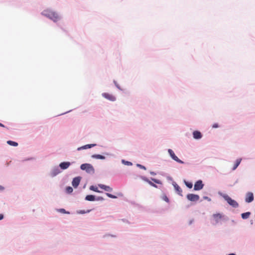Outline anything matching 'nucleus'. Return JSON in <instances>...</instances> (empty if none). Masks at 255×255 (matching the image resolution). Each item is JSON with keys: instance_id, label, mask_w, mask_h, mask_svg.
Wrapping results in <instances>:
<instances>
[{"instance_id": "nucleus-1", "label": "nucleus", "mask_w": 255, "mask_h": 255, "mask_svg": "<svg viewBox=\"0 0 255 255\" xmlns=\"http://www.w3.org/2000/svg\"><path fill=\"white\" fill-rule=\"evenodd\" d=\"M42 14L51 19L54 22H57L60 19V17L58 14L56 12L50 9L44 10L42 12Z\"/></svg>"}, {"instance_id": "nucleus-2", "label": "nucleus", "mask_w": 255, "mask_h": 255, "mask_svg": "<svg viewBox=\"0 0 255 255\" xmlns=\"http://www.w3.org/2000/svg\"><path fill=\"white\" fill-rule=\"evenodd\" d=\"M80 168L83 170H86L87 172L90 173H94V168L93 167V166L88 163H84L82 164Z\"/></svg>"}, {"instance_id": "nucleus-3", "label": "nucleus", "mask_w": 255, "mask_h": 255, "mask_svg": "<svg viewBox=\"0 0 255 255\" xmlns=\"http://www.w3.org/2000/svg\"><path fill=\"white\" fill-rule=\"evenodd\" d=\"M224 199L228 202V203L234 208H237L239 206L238 203L234 200L232 199L227 195L223 196Z\"/></svg>"}, {"instance_id": "nucleus-4", "label": "nucleus", "mask_w": 255, "mask_h": 255, "mask_svg": "<svg viewBox=\"0 0 255 255\" xmlns=\"http://www.w3.org/2000/svg\"><path fill=\"white\" fill-rule=\"evenodd\" d=\"M168 152L169 154H170V156L172 157V158L173 160H174L175 161H176V162H177L179 163L183 164L184 163L183 161H182V160L179 159L178 158V157L175 155V153H174L172 149H169L168 150Z\"/></svg>"}, {"instance_id": "nucleus-5", "label": "nucleus", "mask_w": 255, "mask_h": 255, "mask_svg": "<svg viewBox=\"0 0 255 255\" xmlns=\"http://www.w3.org/2000/svg\"><path fill=\"white\" fill-rule=\"evenodd\" d=\"M199 195L194 194H188L187 195V199L191 201H197L199 200Z\"/></svg>"}, {"instance_id": "nucleus-6", "label": "nucleus", "mask_w": 255, "mask_h": 255, "mask_svg": "<svg viewBox=\"0 0 255 255\" xmlns=\"http://www.w3.org/2000/svg\"><path fill=\"white\" fill-rule=\"evenodd\" d=\"M203 186L204 185L202 183V181L201 180H198L195 183L194 189V190H200L203 188Z\"/></svg>"}, {"instance_id": "nucleus-7", "label": "nucleus", "mask_w": 255, "mask_h": 255, "mask_svg": "<svg viewBox=\"0 0 255 255\" xmlns=\"http://www.w3.org/2000/svg\"><path fill=\"white\" fill-rule=\"evenodd\" d=\"M254 200V194L252 192H248L246 195L245 201L247 203H250Z\"/></svg>"}, {"instance_id": "nucleus-8", "label": "nucleus", "mask_w": 255, "mask_h": 255, "mask_svg": "<svg viewBox=\"0 0 255 255\" xmlns=\"http://www.w3.org/2000/svg\"><path fill=\"white\" fill-rule=\"evenodd\" d=\"M223 215L220 213H217L213 215V218L215 223H218L223 218Z\"/></svg>"}, {"instance_id": "nucleus-9", "label": "nucleus", "mask_w": 255, "mask_h": 255, "mask_svg": "<svg viewBox=\"0 0 255 255\" xmlns=\"http://www.w3.org/2000/svg\"><path fill=\"white\" fill-rule=\"evenodd\" d=\"M103 97L106 99L111 101H115L116 100V97L112 94L107 93H104L102 94Z\"/></svg>"}, {"instance_id": "nucleus-10", "label": "nucleus", "mask_w": 255, "mask_h": 255, "mask_svg": "<svg viewBox=\"0 0 255 255\" xmlns=\"http://www.w3.org/2000/svg\"><path fill=\"white\" fill-rule=\"evenodd\" d=\"M81 180V177H75L72 181V185L74 187L76 188L79 185Z\"/></svg>"}, {"instance_id": "nucleus-11", "label": "nucleus", "mask_w": 255, "mask_h": 255, "mask_svg": "<svg viewBox=\"0 0 255 255\" xmlns=\"http://www.w3.org/2000/svg\"><path fill=\"white\" fill-rule=\"evenodd\" d=\"M70 165L69 162H63L59 164L60 167L62 169H66L69 167Z\"/></svg>"}, {"instance_id": "nucleus-12", "label": "nucleus", "mask_w": 255, "mask_h": 255, "mask_svg": "<svg viewBox=\"0 0 255 255\" xmlns=\"http://www.w3.org/2000/svg\"><path fill=\"white\" fill-rule=\"evenodd\" d=\"M96 145V144H87V145H84L83 146L78 147L77 150H80L81 149H87V148H90L94 147V146H95Z\"/></svg>"}, {"instance_id": "nucleus-13", "label": "nucleus", "mask_w": 255, "mask_h": 255, "mask_svg": "<svg viewBox=\"0 0 255 255\" xmlns=\"http://www.w3.org/2000/svg\"><path fill=\"white\" fill-rule=\"evenodd\" d=\"M99 187L102 189L105 190L106 191H112L113 190V189L110 187V186H106L103 184H99Z\"/></svg>"}, {"instance_id": "nucleus-14", "label": "nucleus", "mask_w": 255, "mask_h": 255, "mask_svg": "<svg viewBox=\"0 0 255 255\" xmlns=\"http://www.w3.org/2000/svg\"><path fill=\"white\" fill-rule=\"evenodd\" d=\"M193 135L195 139H200L202 137V134L199 131H194L193 133Z\"/></svg>"}, {"instance_id": "nucleus-15", "label": "nucleus", "mask_w": 255, "mask_h": 255, "mask_svg": "<svg viewBox=\"0 0 255 255\" xmlns=\"http://www.w3.org/2000/svg\"><path fill=\"white\" fill-rule=\"evenodd\" d=\"M173 186L174 187L175 190L178 193V194L181 195L182 191V189H181V188L178 186V185L176 183H175L173 184Z\"/></svg>"}, {"instance_id": "nucleus-16", "label": "nucleus", "mask_w": 255, "mask_h": 255, "mask_svg": "<svg viewBox=\"0 0 255 255\" xmlns=\"http://www.w3.org/2000/svg\"><path fill=\"white\" fill-rule=\"evenodd\" d=\"M85 199L87 201H93L95 200V197L92 195H89L86 196Z\"/></svg>"}, {"instance_id": "nucleus-17", "label": "nucleus", "mask_w": 255, "mask_h": 255, "mask_svg": "<svg viewBox=\"0 0 255 255\" xmlns=\"http://www.w3.org/2000/svg\"><path fill=\"white\" fill-rule=\"evenodd\" d=\"M241 160H242V159L241 158H239V159H237L236 161V163L235 164V165H234V167L233 168V170H235L237 167L239 165V164H240L241 162Z\"/></svg>"}, {"instance_id": "nucleus-18", "label": "nucleus", "mask_w": 255, "mask_h": 255, "mask_svg": "<svg viewBox=\"0 0 255 255\" xmlns=\"http://www.w3.org/2000/svg\"><path fill=\"white\" fill-rule=\"evenodd\" d=\"M250 215H251V213L249 212H246L244 213H242L241 215V216L243 219H247L249 217Z\"/></svg>"}, {"instance_id": "nucleus-19", "label": "nucleus", "mask_w": 255, "mask_h": 255, "mask_svg": "<svg viewBox=\"0 0 255 255\" xmlns=\"http://www.w3.org/2000/svg\"><path fill=\"white\" fill-rule=\"evenodd\" d=\"M93 158H95L97 159H104L105 158V156L100 155V154H94L92 156Z\"/></svg>"}, {"instance_id": "nucleus-20", "label": "nucleus", "mask_w": 255, "mask_h": 255, "mask_svg": "<svg viewBox=\"0 0 255 255\" xmlns=\"http://www.w3.org/2000/svg\"><path fill=\"white\" fill-rule=\"evenodd\" d=\"M7 143L8 144L11 145V146H16L18 145V143L17 142H16L15 141H11V140H8L7 141Z\"/></svg>"}, {"instance_id": "nucleus-21", "label": "nucleus", "mask_w": 255, "mask_h": 255, "mask_svg": "<svg viewBox=\"0 0 255 255\" xmlns=\"http://www.w3.org/2000/svg\"><path fill=\"white\" fill-rule=\"evenodd\" d=\"M90 189L96 192H100V191L98 190V188L93 185L90 187Z\"/></svg>"}, {"instance_id": "nucleus-22", "label": "nucleus", "mask_w": 255, "mask_h": 255, "mask_svg": "<svg viewBox=\"0 0 255 255\" xmlns=\"http://www.w3.org/2000/svg\"><path fill=\"white\" fill-rule=\"evenodd\" d=\"M60 172L58 169H54L52 173V176H56L57 174H58Z\"/></svg>"}, {"instance_id": "nucleus-23", "label": "nucleus", "mask_w": 255, "mask_h": 255, "mask_svg": "<svg viewBox=\"0 0 255 255\" xmlns=\"http://www.w3.org/2000/svg\"><path fill=\"white\" fill-rule=\"evenodd\" d=\"M66 191L68 193H71L73 191V188L70 186L67 187L66 188Z\"/></svg>"}, {"instance_id": "nucleus-24", "label": "nucleus", "mask_w": 255, "mask_h": 255, "mask_svg": "<svg viewBox=\"0 0 255 255\" xmlns=\"http://www.w3.org/2000/svg\"><path fill=\"white\" fill-rule=\"evenodd\" d=\"M106 195L108 197H110V198H113V199H116L117 198V196H115V195H113L111 194H110V193H106Z\"/></svg>"}, {"instance_id": "nucleus-25", "label": "nucleus", "mask_w": 255, "mask_h": 255, "mask_svg": "<svg viewBox=\"0 0 255 255\" xmlns=\"http://www.w3.org/2000/svg\"><path fill=\"white\" fill-rule=\"evenodd\" d=\"M152 181H153L154 182L157 184H161V182L160 180L155 179V178H151Z\"/></svg>"}, {"instance_id": "nucleus-26", "label": "nucleus", "mask_w": 255, "mask_h": 255, "mask_svg": "<svg viewBox=\"0 0 255 255\" xmlns=\"http://www.w3.org/2000/svg\"><path fill=\"white\" fill-rule=\"evenodd\" d=\"M185 184L189 188H191L193 186L192 183L191 182H185Z\"/></svg>"}, {"instance_id": "nucleus-27", "label": "nucleus", "mask_w": 255, "mask_h": 255, "mask_svg": "<svg viewBox=\"0 0 255 255\" xmlns=\"http://www.w3.org/2000/svg\"><path fill=\"white\" fill-rule=\"evenodd\" d=\"M137 166L138 167H139L140 168H141V169H144V170H146V168H145V166H143V165H140V164H137Z\"/></svg>"}, {"instance_id": "nucleus-28", "label": "nucleus", "mask_w": 255, "mask_h": 255, "mask_svg": "<svg viewBox=\"0 0 255 255\" xmlns=\"http://www.w3.org/2000/svg\"><path fill=\"white\" fill-rule=\"evenodd\" d=\"M148 183L152 186L155 187V188H157V186H156V185H155V184H154L153 183H152L151 181H149V182H148Z\"/></svg>"}, {"instance_id": "nucleus-29", "label": "nucleus", "mask_w": 255, "mask_h": 255, "mask_svg": "<svg viewBox=\"0 0 255 255\" xmlns=\"http://www.w3.org/2000/svg\"><path fill=\"white\" fill-rule=\"evenodd\" d=\"M163 199L166 202H169V199L168 198V197L166 196H164L163 197Z\"/></svg>"}, {"instance_id": "nucleus-30", "label": "nucleus", "mask_w": 255, "mask_h": 255, "mask_svg": "<svg viewBox=\"0 0 255 255\" xmlns=\"http://www.w3.org/2000/svg\"><path fill=\"white\" fill-rule=\"evenodd\" d=\"M141 178L145 181L147 182L148 183V182H149V180L146 178V177H142Z\"/></svg>"}, {"instance_id": "nucleus-31", "label": "nucleus", "mask_w": 255, "mask_h": 255, "mask_svg": "<svg viewBox=\"0 0 255 255\" xmlns=\"http://www.w3.org/2000/svg\"><path fill=\"white\" fill-rule=\"evenodd\" d=\"M218 127H219L218 124L217 123L213 124L212 126L213 128H218Z\"/></svg>"}, {"instance_id": "nucleus-32", "label": "nucleus", "mask_w": 255, "mask_h": 255, "mask_svg": "<svg viewBox=\"0 0 255 255\" xmlns=\"http://www.w3.org/2000/svg\"><path fill=\"white\" fill-rule=\"evenodd\" d=\"M59 211H60V212H61V213H66V212L65 210V209H60L59 210Z\"/></svg>"}, {"instance_id": "nucleus-33", "label": "nucleus", "mask_w": 255, "mask_h": 255, "mask_svg": "<svg viewBox=\"0 0 255 255\" xmlns=\"http://www.w3.org/2000/svg\"><path fill=\"white\" fill-rule=\"evenodd\" d=\"M203 198L205 200H207L208 201H211V199L209 198V197H207V196H205L203 197Z\"/></svg>"}, {"instance_id": "nucleus-34", "label": "nucleus", "mask_w": 255, "mask_h": 255, "mask_svg": "<svg viewBox=\"0 0 255 255\" xmlns=\"http://www.w3.org/2000/svg\"><path fill=\"white\" fill-rule=\"evenodd\" d=\"M3 218V216L2 214H0V220H2Z\"/></svg>"}, {"instance_id": "nucleus-35", "label": "nucleus", "mask_w": 255, "mask_h": 255, "mask_svg": "<svg viewBox=\"0 0 255 255\" xmlns=\"http://www.w3.org/2000/svg\"><path fill=\"white\" fill-rule=\"evenodd\" d=\"M0 127H4V126L3 124H2L1 123H0Z\"/></svg>"}, {"instance_id": "nucleus-36", "label": "nucleus", "mask_w": 255, "mask_h": 255, "mask_svg": "<svg viewBox=\"0 0 255 255\" xmlns=\"http://www.w3.org/2000/svg\"><path fill=\"white\" fill-rule=\"evenodd\" d=\"M127 164H128V165H131V162H128V161H127Z\"/></svg>"}, {"instance_id": "nucleus-37", "label": "nucleus", "mask_w": 255, "mask_h": 255, "mask_svg": "<svg viewBox=\"0 0 255 255\" xmlns=\"http://www.w3.org/2000/svg\"><path fill=\"white\" fill-rule=\"evenodd\" d=\"M150 174H151V175H155V173L154 172H150Z\"/></svg>"}, {"instance_id": "nucleus-38", "label": "nucleus", "mask_w": 255, "mask_h": 255, "mask_svg": "<svg viewBox=\"0 0 255 255\" xmlns=\"http://www.w3.org/2000/svg\"><path fill=\"white\" fill-rule=\"evenodd\" d=\"M3 189V188L2 186H0V190H2Z\"/></svg>"}, {"instance_id": "nucleus-39", "label": "nucleus", "mask_w": 255, "mask_h": 255, "mask_svg": "<svg viewBox=\"0 0 255 255\" xmlns=\"http://www.w3.org/2000/svg\"><path fill=\"white\" fill-rule=\"evenodd\" d=\"M80 213H82V214H84L86 212L85 211H81Z\"/></svg>"}]
</instances>
